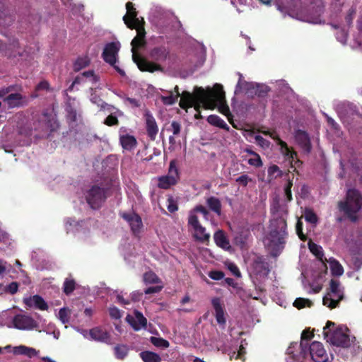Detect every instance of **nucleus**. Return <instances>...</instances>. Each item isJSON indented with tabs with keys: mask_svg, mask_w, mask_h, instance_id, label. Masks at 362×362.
Masks as SVG:
<instances>
[{
	"mask_svg": "<svg viewBox=\"0 0 362 362\" xmlns=\"http://www.w3.org/2000/svg\"><path fill=\"white\" fill-rule=\"evenodd\" d=\"M197 95L205 100L204 107L206 109H214L218 107V111L227 117L229 122L235 127L232 122L233 115L230 108L226 103L225 92L223 86L216 83L212 88H198Z\"/></svg>",
	"mask_w": 362,
	"mask_h": 362,
	"instance_id": "f257e3e1",
	"label": "nucleus"
},
{
	"mask_svg": "<svg viewBox=\"0 0 362 362\" xmlns=\"http://www.w3.org/2000/svg\"><path fill=\"white\" fill-rule=\"evenodd\" d=\"M136 30V35L132 40V59L134 62L137 65L139 69L141 71L153 73L155 71H160L163 72L164 71V68L158 65V64L150 62L148 59L141 56L139 54L136 52V49L144 47L146 44L145 37H146V30L144 28V25L140 24V25H137L134 28Z\"/></svg>",
	"mask_w": 362,
	"mask_h": 362,
	"instance_id": "f03ea898",
	"label": "nucleus"
},
{
	"mask_svg": "<svg viewBox=\"0 0 362 362\" xmlns=\"http://www.w3.org/2000/svg\"><path fill=\"white\" fill-rule=\"evenodd\" d=\"M337 208L344 217L352 223L358 220V213L362 209V194L355 188L346 191L343 200L338 202Z\"/></svg>",
	"mask_w": 362,
	"mask_h": 362,
	"instance_id": "7ed1b4c3",
	"label": "nucleus"
},
{
	"mask_svg": "<svg viewBox=\"0 0 362 362\" xmlns=\"http://www.w3.org/2000/svg\"><path fill=\"white\" fill-rule=\"evenodd\" d=\"M287 218L283 216L272 218L269 221V237L271 243L275 246L285 244L288 236Z\"/></svg>",
	"mask_w": 362,
	"mask_h": 362,
	"instance_id": "20e7f679",
	"label": "nucleus"
},
{
	"mask_svg": "<svg viewBox=\"0 0 362 362\" xmlns=\"http://www.w3.org/2000/svg\"><path fill=\"white\" fill-rule=\"evenodd\" d=\"M287 218L283 216L272 218L269 221V237L271 243L275 246L285 244L288 236Z\"/></svg>",
	"mask_w": 362,
	"mask_h": 362,
	"instance_id": "39448f33",
	"label": "nucleus"
},
{
	"mask_svg": "<svg viewBox=\"0 0 362 362\" xmlns=\"http://www.w3.org/2000/svg\"><path fill=\"white\" fill-rule=\"evenodd\" d=\"M344 298V288L338 279H332L329 281V287L323 297V305L330 309L339 307V303Z\"/></svg>",
	"mask_w": 362,
	"mask_h": 362,
	"instance_id": "423d86ee",
	"label": "nucleus"
},
{
	"mask_svg": "<svg viewBox=\"0 0 362 362\" xmlns=\"http://www.w3.org/2000/svg\"><path fill=\"white\" fill-rule=\"evenodd\" d=\"M334 323L327 321L324 327L323 334L327 341L334 346L347 348L351 345L349 336L344 333L342 329L339 328L334 331L331 330V327H334Z\"/></svg>",
	"mask_w": 362,
	"mask_h": 362,
	"instance_id": "0eeeda50",
	"label": "nucleus"
},
{
	"mask_svg": "<svg viewBox=\"0 0 362 362\" xmlns=\"http://www.w3.org/2000/svg\"><path fill=\"white\" fill-rule=\"evenodd\" d=\"M176 160H172L170 162L168 172L166 175L158 177V187L162 189H168L175 186L179 182L180 177L179 170L176 165Z\"/></svg>",
	"mask_w": 362,
	"mask_h": 362,
	"instance_id": "6e6552de",
	"label": "nucleus"
},
{
	"mask_svg": "<svg viewBox=\"0 0 362 362\" xmlns=\"http://www.w3.org/2000/svg\"><path fill=\"white\" fill-rule=\"evenodd\" d=\"M106 199V190L97 185H93L86 194V200L93 209H100Z\"/></svg>",
	"mask_w": 362,
	"mask_h": 362,
	"instance_id": "1a4fd4ad",
	"label": "nucleus"
},
{
	"mask_svg": "<svg viewBox=\"0 0 362 362\" xmlns=\"http://www.w3.org/2000/svg\"><path fill=\"white\" fill-rule=\"evenodd\" d=\"M119 47L115 42L107 43L103 49L102 57L103 60L112 66L121 76H124L125 72L117 65V56Z\"/></svg>",
	"mask_w": 362,
	"mask_h": 362,
	"instance_id": "9d476101",
	"label": "nucleus"
},
{
	"mask_svg": "<svg viewBox=\"0 0 362 362\" xmlns=\"http://www.w3.org/2000/svg\"><path fill=\"white\" fill-rule=\"evenodd\" d=\"M127 13L123 16V21L127 27L131 30H134L140 24L145 25L143 18L140 20L138 17V12L132 2L128 1L126 4Z\"/></svg>",
	"mask_w": 362,
	"mask_h": 362,
	"instance_id": "9b49d317",
	"label": "nucleus"
},
{
	"mask_svg": "<svg viewBox=\"0 0 362 362\" xmlns=\"http://www.w3.org/2000/svg\"><path fill=\"white\" fill-rule=\"evenodd\" d=\"M265 135H269L272 139H274L278 146H280V151L283 156L290 161H293L297 158V153L293 149L290 148L287 144L282 141L278 134L276 132H264Z\"/></svg>",
	"mask_w": 362,
	"mask_h": 362,
	"instance_id": "f8f14e48",
	"label": "nucleus"
},
{
	"mask_svg": "<svg viewBox=\"0 0 362 362\" xmlns=\"http://www.w3.org/2000/svg\"><path fill=\"white\" fill-rule=\"evenodd\" d=\"M119 215L129 224L131 230L134 235H137L141 232L143 223L141 216L135 212H120Z\"/></svg>",
	"mask_w": 362,
	"mask_h": 362,
	"instance_id": "ddd939ff",
	"label": "nucleus"
},
{
	"mask_svg": "<svg viewBox=\"0 0 362 362\" xmlns=\"http://www.w3.org/2000/svg\"><path fill=\"white\" fill-rule=\"evenodd\" d=\"M309 354L314 362H327L328 356L322 343L313 341L308 346Z\"/></svg>",
	"mask_w": 362,
	"mask_h": 362,
	"instance_id": "4468645a",
	"label": "nucleus"
},
{
	"mask_svg": "<svg viewBox=\"0 0 362 362\" xmlns=\"http://www.w3.org/2000/svg\"><path fill=\"white\" fill-rule=\"evenodd\" d=\"M151 61L150 62L158 64L161 66L170 57V50L165 46L161 45L152 48L148 54Z\"/></svg>",
	"mask_w": 362,
	"mask_h": 362,
	"instance_id": "2eb2a0df",
	"label": "nucleus"
},
{
	"mask_svg": "<svg viewBox=\"0 0 362 362\" xmlns=\"http://www.w3.org/2000/svg\"><path fill=\"white\" fill-rule=\"evenodd\" d=\"M6 53L10 58L23 57L26 54L25 47L21 45L18 38L10 37L7 45Z\"/></svg>",
	"mask_w": 362,
	"mask_h": 362,
	"instance_id": "dca6fc26",
	"label": "nucleus"
},
{
	"mask_svg": "<svg viewBox=\"0 0 362 362\" xmlns=\"http://www.w3.org/2000/svg\"><path fill=\"white\" fill-rule=\"evenodd\" d=\"M15 328L18 329H32L37 326L35 320L26 315L18 314L13 319Z\"/></svg>",
	"mask_w": 362,
	"mask_h": 362,
	"instance_id": "f3484780",
	"label": "nucleus"
},
{
	"mask_svg": "<svg viewBox=\"0 0 362 362\" xmlns=\"http://www.w3.org/2000/svg\"><path fill=\"white\" fill-rule=\"evenodd\" d=\"M126 320L135 331L140 330L141 327H146L147 325L146 318L138 310L134 311V317L131 315H127Z\"/></svg>",
	"mask_w": 362,
	"mask_h": 362,
	"instance_id": "a211bd4d",
	"label": "nucleus"
},
{
	"mask_svg": "<svg viewBox=\"0 0 362 362\" xmlns=\"http://www.w3.org/2000/svg\"><path fill=\"white\" fill-rule=\"evenodd\" d=\"M256 88L257 83L242 80V76L240 75L239 81L235 86V94H238L244 90L248 97L253 98L256 96V94H255L256 92Z\"/></svg>",
	"mask_w": 362,
	"mask_h": 362,
	"instance_id": "6ab92c4d",
	"label": "nucleus"
},
{
	"mask_svg": "<svg viewBox=\"0 0 362 362\" xmlns=\"http://www.w3.org/2000/svg\"><path fill=\"white\" fill-rule=\"evenodd\" d=\"M211 305L215 311L216 320L219 325L224 326L226 322L225 310L220 298L215 297L211 299Z\"/></svg>",
	"mask_w": 362,
	"mask_h": 362,
	"instance_id": "aec40b11",
	"label": "nucleus"
},
{
	"mask_svg": "<svg viewBox=\"0 0 362 362\" xmlns=\"http://www.w3.org/2000/svg\"><path fill=\"white\" fill-rule=\"evenodd\" d=\"M4 101L9 108H15L23 106L27 103V98L21 93H11L4 98Z\"/></svg>",
	"mask_w": 362,
	"mask_h": 362,
	"instance_id": "412c9836",
	"label": "nucleus"
},
{
	"mask_svg": "<svg viewBox=\"0 0 362 362\" xmlns=\"http://www.w3.org/2000/svg\"><path fill=\"white\" fill-rule=\"evenodd\" d=\"M214 240L216 245L218 247L226 251L231 250L232 247L230 244L229 239L224 230H218L217 231H216L214 234Z\"/></svg>",
	"mask_w": 362,
	"mask_h": 362,
	"instance_id": "4be33fe9",
	"label": "nucleus"
},
{
	"mask_svg": "<svg viewBox=\"0 0 362 362\" xmlns=\"http://www.w3.org/2000/svg\"><path fill=\"white\" fill-rule=\"evenodd\" d=\"M24 304L29 307H35L40 310H46L48 309V305L45 300L39 295H34L23 299Z\"/></svg>",
	"mask_w": 362,
	"mask_h": 362,
	"instance_id": "5701e85b",
	"label": "nucleus"
},
{
	"mask_svg": "<svg viewBox=\"0 0 362 362\" xmlns=\"http://www.w3.org/2000/svg\"><path fill=\"white\" fill-rule=\"evenodd\" d=\"M252 267L256 274L267 276L270 272L269 263L262 256L254 260Z\"/></svg>",
	"mask_w": 362,
	"mask_h": 362,
	"instance_id": "b1692460",
	"label": "nucleus"
},
{
	"mask_svg": "<svg viewBox=\"0 0 362 362\" xmlns=\"http://www.w3.org/2000/svg\"><path fill=\"white\" fill-rule=\"evenodd\" d=\"M146 132L151 140L153 141L158 132V128L154 117L149 112H146Z\"/></svg>",
	"mask_w": 362,
	"mask_h": 362,
	"instance_id": "393cba45",
	"label": "nucleus"
},
{
	"mask_svg": "<svg viewBox=\"0 0 362 362\" xmlns=\"http://www.w3.org/2000/svg\"><path fill=\"white\" fill-rule=\"evenodd\" d=\"M295 139L298 144L305 151L310 152L311 144L308 134L303 130L298 129L295 133Z\"/></svg>",
	"mask_w": 362,
	"mask_h": 362,
	"instance_id": "a878e982",
	"label": "nucleus"
},
{
	"mask_svg": "<svg viewBox=\"0 0 362 362\" xmlns=\"http://www.w3.org/2000/svg\"><path fill=\"white\" fill-rule=\"evenodd\" d=\"M89 334L92 339L107 343L110 339V334L100 327H95L90 329Z\"/></svg>",
	"mask_w": 362,
	"mask_h": 362,
	"instance_id": "bb28decb",
	"label": "nucleus"
},
{
	"mask_svg": "<svg viewBox=\"0 0 362 362\" xmlns=\"http://www.w3.org/2000/svg\"><path fill=\"white\" fill-rule=\"evenodd\" d=\"M270 211L273 218L279 216H283L284 218L288 217V210L287 205L280 204L278 199L274 201V203L271 206Z\"/></svg>",
	"mask_w": 362,
	"mask_h": 362,
	"instance_id": "cd10ccee",
	"label": "nucleus"
},
{
	"mask_svg": "<svg viewBox=\"0 0 362 362\" xmlns=\"http://www.w3.org/2000/svg\"><path fill=\"white\" fill-rule=\"evenodd\" d=\"M15 20L16 16L13 11L6 8L0 11V25L8 27L13 24Z\"/></svg>",
	"mask_w": 362,
	"mask_h": 362,
	"instance_id": "c85d7f7f",
	"label": "nucleus"
},
{
	"mask_svg": "<svg viewBox=\"0 0 362 362\" xmlns=\"http://www.w3.org/2000/svg\"><path fill=\"white\" fill-rule=\"evenodd\" d=\"M10 351H12L14 355H23L29 358H33L37 354V351L35 349L28 347L24 345H20L14 347L11 346Z\"/></svg>",
	"mask_w": 362,
	"mask_h": 362,
	"instance_id": "c756f323",
	"label": "nucleus"
},
{
	"mask_svg": "<svg viewBox=\"0 0 362 362\" xmlns=\"http://www.w3.org/2000/svg\"><path fill=\"white\" fill-rule=\"evenodd\" d=\"M10 351H12L14 355H23L29 358H33L37 354V351L35 349L28 347L24 345H20L14 347L11 346Z\"/></svg>",
	"mask_w": 362,
	"mask_h": 362,
	"instance_id": "7c9ffc66",
	"label": "nucleus"
},
{
	"mask_svg": "<svg viewBox=\"0 0 362 362\" xmlns=\"http://www.w3.org/2000/svg\"><path fill=\"white\" fill-rule=\"evenodd\" d=\"M119 142L122 148L127 151H132L137 146L136 138L129 134L121 135Z\"/></svg>",
	"mask_w": 362,
	"mask_h": 362,
	"instance_id": "2f4dec72",
	"label": "nucleus"
},
{
	"mask_svg": "<svg viewBox=\"0 0 362 362\" xmlns=\"http://www.w3.org/2000/svg\"><path fill=\"white\" fill-rule=\"evenodd\" d=\"M198 88H203L202 87H195L193 93H191L188 91H183L182 93L180 95L181 99L189 101L192 103H194L195 104H202V105H204L205 100L202 99L199 96L197 95Z\"/></svg>",
	"mask_w": 362,
	"mask_h": 362,
	"instance_id": "473e14b6",
	"label": "nucleus"
},
{
	"mask_svg": "<svg viewBox=\"0 0 362 362\" xmlns=\"http://www.w3.org/2000/svg\"><path fill=\"white\" fill-rule=\"evenodd\" d=\"M313 337L314 334L306 329L303 331L301 334L300 347L301 349L300 353L303 355V357H305L309 346L308 341L310 340Z\"/></svg>",
	"mask_w": 362,
	"mask_h": 362,
	"instance_id": "72a5a7b5",
	"label": "nucleus"
},
{
	"mask_svg": "<svg viewBox=\"0 0 362 362\" xmlns=\"http://www.w3.org/2000/svg\"><path fill=\"white\" fill-rule=\"evenodd\" d=\"M206 202L211 211L218 216L221 214V202L218 198L211 196L206 199Z\"/></svg>",
	"mask_w": 362,
	"mask_h": 362,
	"instance_id": "f704fd0d",
	"label": "nucleus"
},
{
	"mask_svg": "<svg viewBox=\"0 0 362 362\" xmlns=\"http://www.w3.org/2000/svg\"><path fill=\"white\" fill-rule=\"evenodd\" d=\"M206 120L210 124H211L214 127H219L226 131L230 130L229 126L225 122V121L216 115H209L207 117Z\"/></svg>",
	"mask_w": 362,
	"mask_h": 362,
	"instance_id": "c9c22d12",
	"label": "nucleus"
},
{
	"mask_svg": "<svg viewBox=\"0 0 362 362\" xmlns=\"http://www.w3.org/2000/svg\"><path fill=\"white\" fill-rule=\"evenodd\" d=\"M194 233L193 235L195 240L201 242L206 243L209 242L210 239V235L206 233V228L202 225L194 229Z\"/></svg>",
	"mask_w": 362,
	"mask_h": 362,
	"instance_id": "e433bc0d",
	"label": "nucleus"
},
{
	"mask_svg": "<svg viewBox=\"0 0 362 362\" xmlns=\"http://www.w3.org/2000/svg\"><path fill=\"white\" fill-rule=\"evenodd\" d=\"M139 356L144 362H161V357L156 353L144 351L139 354Z\"/></svg>",
	"mask_w": 362,
	"mask_h": 362,
	"instance_id": "4c0bfd02",
	"label": "nucleus"
},
{
	"mask_svg": "<svg viewBox=\"0 0 362 362\" xmlns=\"http://www.w3.org/2000/svg\"><path fill=\"white\" fill-rule=\"evenodd\" d=\"M330 265L331 273L332 276H341L344 273V269L341 264L335 259L334 258H330L329 261H327Z\"/></svg>",
	"mask_w": 362,
	"mask_h": 362,
	"instance_id": "58836bf2",
	"label": "nucleus"
},
{
	"mask_svg": "<svg viewBox=\"0 0 362 362\" xmlns=\"http://www.w3.org/2000/svg\"><path fill=\"white\" fill-rule=\"evenodd\" d=\"M308 248L310 251L321 262H324V253L321 246L310 241L308 243Z\"/></svg>",
	"mask_w": 362,
	"mask_h": 362,
	"instance_id": "ea45409f",
	"label": "nucleus"
},
{
	"mask_svg": "<svg viewBox=\"0 0 362 362\" xmlns=\"http://www.w3.org/2000/svg\"><path fill=\"white\" fill-rule=\"evenodd\" d=\"M90 64V59L88 57H79L74 63V71L78 72Z\"/></svg>",
	"mask_w": 362,
	"mask_h": 362,
	"instance_id": "a19ab883",
	"label": "nucleus"
},
{
	"mask_svg": "<svg viewBox=\"0 0 362 362\" xmlns=\"http://www.w3.org/2000/svg\"><path fill=\"white\" fill-rule=\"evenodd\" d=\"M143 279L146 284H158L160 282V278L152 271L144 273Z\"/></svg>",
	"mask_w": 362,
	"mask_h": 362,
	"instance_id": "79ce46f5",
	"label": "nucleus"
},
{
	"mask_svg": "<svg viewBox=\"0 0 362 362\" xmlns=\"http://www.w3.org/2000/svg\"><path fill=\"white\" fill-rule=\"evenodd\" d=\"M76 284L74 279H66L63 284V292L69 296L76 289Z\"/></svg>",
	"mask_w": 362,
	"mask_h": 362,
	"instance_id": "37998d69",
	"label": "nucleus"
},
{
	"mask_svg": "<svg viewBox=\"0 0 362 362\" xmlns=\"http://www.w3.org/2000/svg\"><path fill=\"white\" fill-rule=\"evenodd\" d=\"M66 118L69 123V125H72L74 123H76L78 120V114L76 110L71 106L68 105L66 108Z\"/></svg>",
	"mask_w": 362,
	"mask_h": 362,
	"instance_id": "c03bdc74",
	"label": "nucleus"
},
{
	"mask_svg": "<svg viewBox=\"0 0 362 362\" xmlns=\"http://www.w3.org/2000/svg\"><path fill=\"white\" fill-rule=\"evenodd\" d=\"M270 91V88L264 84L257 83L256 96L258 98H265L268 93Z\"/></svg>",
	"mask_w": 362,
	"mask_h": 362,
	"instance_id": "a18cd8bd",
	"label": "nucleus"
},
{
	"mask_svg": "<svg viewBox=\"0 0 362 362\" xmlns=\"http://www.w3.org/2000/svg\"><path fill=\"white\" fill-rule=\"evenodd\" d=\"M114 351L116 358L121 360L124 359L128 353V349L124 345H117Z\"/></svg>",
	"mask_w": 362,
	"mask_h": 362,
	"instance_id": "49530a36",
	"label": "nucleus"
},
{
	"mask_svg": "<svg viewBox=\"0 0 362 362\" xmlns=\"http://www.w3.org/2000/svg\"><path fill=\"white\" fill-rule=\"evenodd\" d=\"M305 219L307 222L316 224L318 221V218L315 213L310 209H306L304 214Z\"/></svg>",
	"mask_w": 362,
	"mask_h": 362,
	"instance_id": "de8ad7c7",
	"label": "nucleus"
},
{
	"mask_svg": "<svg viewBox=\"0 0 362 362\" xmlns=\"http://www.w3.org/2000/svg\"><path fill=\"white\" fill-rule=\"evenodd\" d=\"M151 342L156 347L168 348L170 343L166 339L160 337H151Z\"/></svg>",
	"mask_w": 362,
	"mask_h": 362,
	"instance_id": "09e8293b",
	"label": "nucleus"
},
{
	"mask_svg": "<svg viewBox=\"0 0 362 362\" xmlns=\"http://www.w3.org/2000/svg\"><path fill=\"white\" fill-rule=\"evenodd\" d=\"M311 305L312 302L309 299L303 298H297L293 303V306L298 309L303 308L306 305L310 307Z\"/></svg>",
	"mask_w": 362,
	"mask_h": 362,
	"instance_id": "8fccbe9b",
	"label": "nucleus"
},
{
	"mask_svg": "<svg viewBox=\"0 0 362 362\" xmlns=\"http://www.w3.org/2000/svg\"><path fill=\"white\" fill-rule=\"evenodd\" d=\"M188 225L192 226L193 230L201 226L198 216L194 213L191 212L188 217Z\"/></svg>",
	"mask_w": 362,
	"mask_h": 362,
	"instance_id": "3c124183",
	"label": "nucleus"
},
{
	"mask_svg": "<svg viewBox=\"0 0 362 362\" xmlns=\"http://www.w3.org/2000/svg\"><path fill=\"white\" fill-rule=\"evenodd\" d=\"M296 230L298 238L303 240L305 241L307 239L306 235L303 233V222L300 218L298 219L296 225Z\"/></svg>",
	"mask_w": 362,
	"mask_h": 362,
	"instance_id": "603ef678",
	"label": "nucleus"
},
{
	"mask_svg": "<svg viewBox=\"0 0 362 362\" xmlns=\"http://www.w3.org/2000/svg\"><path fill=\"white\" fill-rule=\"evenodd\" d=\"M252 179L246 174H243L235 179V182L243 187H246Z\"/></svg>",
	"mask_w": 362,
	"mask_h": 362,
	"instance_id": "864d4df0",
	"label": "nucleus"
},
{
	"mask_svg": "<svg viewBox=\"0 0 362 362\" xmlns=\"http://www.w3.org/2000/svg\"><path fill=\"white\" fill-rule=\"evenodd\" d=\"M81 76L83 78L84 77L86 78H90V81L92 83H95L99 81V77L94 74V71L93 70H89L87 71H84L81 74Z\"/></svg>",
	"mask_w": 362,
	"mask_h": 362,
	"instance_id": "5fc2aeb1",
	"label": "nucleus"
},
{
	"mask_svg": "<svg viewBox=\"0 0 362 362\" xmlns=\"http://www.w3.org/2000/svg\"><path fill=\"white\" fill-rule=\"evenodd\" d=\"M293 186V182L291 180H288L285 187H284V193L286 197V200L288 202H291L293 199L291 188Z\"/></svg>",
	"mask_w": 362,
	"mask_h": 362,
	"instance_id": "6e6d98bb",
	"label": "nucleus"
},
{
	"mask_svg": "<svg viewBox=\"0 0 362 362\" xmlns=\"http://www.w3.org/2000/svg\"><path fill=\"white\" fill-rule=\"evenodd\" d=\"M168 210L170 213H174L178 210V206L177 202L175 201L173 197H169L168 198Z\"/></svg>",
	"mask_w": 362,
	"mask_h": 362,
	"instance_id": "4d7b16f0",
	"label": "nucleus"
},
{
	"mask_svg": "<svg viewBox=\"0 0 362 362\" xmlns=\"http://www.w3.org/2000/svg\"><path fill=\"white\" fill-rule=\"evenodd\" d=\"M161 100L165 105H173L177 100V98L173 95V91H170V95L162 96Z\"/></svg>",
	"mask_w": 362,
	"mask_h": 362,
	"instance_id": "13d9d810",
	"label": "nucleus"
},
{
	"mask_svg": "<svg viewBox=\"0 0 362 362\" xmlns=\"http://www.w3.org/2000/svg\"><path fill=\"white\" fill-rule=\"evenodd\" d=\"M247 163L249 165L256 167V168H259V167L262 166V165H263L262 161L261 158L259 154H257L256 156H255L254 158H250L248 160Z\"/></svg>",
	"mask_w": 362,
	"mask_h": 362,
	"instance_id": "bf43d9fd",
	"label": "nucleus"
},
{
	"mask_svg": "<svg viewBox=\"0 0 362 362\" xmlns=\"http://www.w3.org/2000/svg\"><path fill=\"white\" fill-rule=\"evenodd\" d=\"M59 317L60 320L64 323H67L69 321V311L66 308H61L59 311Z\"/></svg>",
	"mask_w": 362,
	"mask_h": 362,
	"instance_id": "052dcab7",
	"label": "nucleus"
},
{
	"mask_svg": "<svg viewBox=\"0 0 362 362\" xmlns=\"http://www.w3.org/2000/svg\"><path fill=\"white\" fill-rule=\"evenodd\" d=\"M104 124L109 127L117 125L119 124V120L116 116L110 115L105 118Z\"/></svg>",
	"mask_w": 362,
	"mask_h": 362,
	"instance_id": "680f3d73",
	"label": "nucleus"
},
{
	"mask_svg": "<svg viewBox=\"0 0 362 362\" xmlns=\"http://www.w3.org/2000/svg\"><path fill=\"white\" fill-rule=\"evenodd\" d=\"M208 275L211 279L218 281L222 279L225 274L222 271L213 270Z\"/></svg>",
	"mask_w": 362,
	"mask_h": 362,
	"instance_id": "e2e57ef3",
	"label": "nucleus"
},
{
	"mask_svg": "<svg viewBox=\"0 0 362 362\" xmlns=\"http://www.w3.org/2000/svg\"><path fill=\"white\" fill-rule=\"evenodd\" d=\"M49 83L47 81H40L35 88V90L36 92L42 91V90H49Z\"/></svg>",
	"mask_w": 362,
	"mask_h": 362,
	"instance_id": "0e129e2a",
	"label": "nucleus"
},
{
	"mask_svg": "<svg viewBox=\"0 0 362 362\" xmlns=\"http://www.w3.org/2000/svg\"><path fill=\"white\" fill-rule=\"evenodd\" d=\"M109 314L112 318L115 320H118L122 317L120 310L115 306L109 308Z\"/></svg>",
	"mask_w": 362,
	"mask_h": 362,
	"instance_id": "69168bd1",
	"label": "nucleus"
},
{
	"mask_svg": "<svg viewBox=\"0 0 362 362\" xmlns=\"http://www.w3.org/2000/svg\"><path fill=\"white\" fill-rule=\"evenodd\" d=\"M170 130L172 131L173 135H178L180 133L181 124L177 121H173Z\"/></svg>",
	"mask_w": 362,
	"mask_h": 362,
	"instance_id": "338daca9",
	"label": "nucleus"
},
{
	"mask_svg": "<svg viewBox=\"0 0 362 362\" xmlns=\"http://www.w3.org/2000/svg\"><path fill=\"white\" fill-rule=\"evenodd\" d=\"M18 284L17 282L13 281L6 287V291L11 294H14L18 291Z\"/></svg>",
	"mask_w": 362,
	"mask_h": 362,
	"instance_id": "774afa93",
	"label": "nucleus"
}]
</instances>
